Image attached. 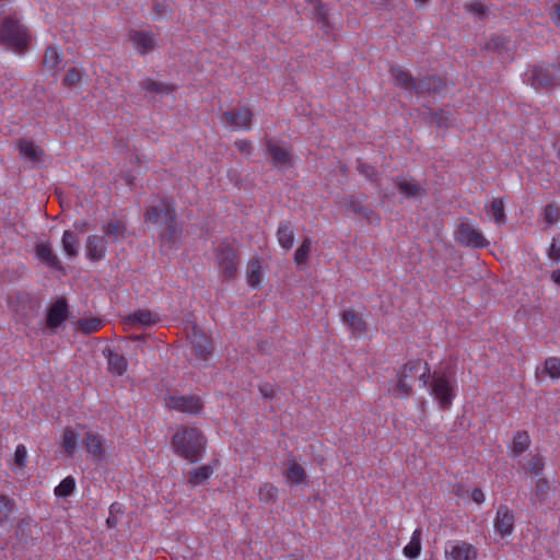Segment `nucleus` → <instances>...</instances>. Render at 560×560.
Wrapping results in <instances>:
<instances>
[{
    "instance_id": "nucleus-12",
    "label": "nucleus",
    "mask_w": 560,
    "mask_h": 560,
    "mask_svg": "<svg viewBox=\"0 0 560 560\" xmlns=\"http://www.w3.org/2000/svg\"><path fill=\"white\" fill-rule=\"evenodd\" d=\"M266 149L276 167L287 168L292 165V156L290 150L280 144L278 141L268 139L266 141Z\"/></svg>"
},
{
    "instance_id": "nucleus-42",
    "label": "nucleus",
    "mask_w": 560,
    "mask_h": 560,
    "mask_svg": "<svg viewBox=\"0 0 560 560\" xmlns=\"http://www.w3.org/2000/svg\"><path fill=\"white\" fill-rule=\"evenodd\" d=\"M125 225L121 221L112 220L107 224L104 225L103 231L114 238V241H118L125 236Z\"/></svg>"
},
{
    "instance_id": "nucleus-20",
    "label": "nucleus",
    "mask_w": 560,
    "mask_h": 560,
    "mask_svg": "<svg viewBox=\"0 0 560 560\" xmlns=\"http://www.w3.org/2000/svg\"><path fill=\"white\" fill-rule=\"evenodd\" d=\"M556 68H542L537 67L532 71V84L535 88H549L557 84V78L555 77Z\"/></svg>"
},
{
    "instance_id": "nucleus-22",
    "label": "nucleus",
    "mask_w": 560,
    "mask_h": 560,
    "mask_svg": "<svg viewBox=\"0 0 560 560\" xmlns=\"http://www.w3.org/2000/svg\"><path fill=\"white\" fill-rule=\"evenodd\" d=\"M285 481L290 486H300L305 483L307 475L302 467L293 457L288 460V467L283 472Z\"/></svg>"
},
{
    "instance_id": "nucleus-25",
    "label": "nucleus",
    "mask_w": 560,
    "mask_h": 560,
    "mask_svg": "<svg viewBox=\"0 0 560 560\" xmlns=\"http://www.w3.org/2000/svg\"><path fill=\"white\" fill-rule=\"evenodd\" d=\"M61 246L63 253L70 258L74 259L79 256V247H80V241L78 235L70 231L66 230L62 234L61 238Z\"/></svg>"
},
{
    "instance_id": "nucleus-1",
    "label": "nucleus",
    "mask_w": 560,
    "mask_h": 560,
    "mask_svg": "<svg viewBox=\"0 0 560 560\" xmlns=\"http://www.w3.org/2000/svg\"><path fill=\"white\" fill-rule=\"evenodd\" d=\"M206 438L196 427H180L172 439L174 454L191 463L197 462L206 448Z\"/></svg>"
},
{
    "instance_id": "nucleus-49",
    "label": "nucleus",
    "mask_w": 560,
    "mask_h": 560,
    "mask_svg": "<svg viewBox=\"0 0 560 560\" xmlns=\"http://www.w3.org/2000/svg\"><path fill=\"white\" fill-rule=\"evenodd\" d=\"M27 459V450L25 445L19 444L14 452V463L19 467H24Z\"/></svg>"
},
{
    "instance_id": "nucleus-18",
    "label": "nucleus",
    "mask_w": 560,
    "mask_h": 560,
    "mask_svg": "<svg viewBox=\"0 0 560 560\" xmlns=\"http://www.w3.org/2000/svg\"><path fill=\"white\" fill-rule=\"evenodd\" d=\"M514 528V514L506 505H500L497 510L494 529L502 537L510 536Z\"/></svg>"
},
{
    "instance_id": "nucleus-7",
    "label": "nucleus",
    "mask_w": 560,
    "mask_h": 560,
    "mask_svg": "<svg viewBox=\"0 0 560 560\" xmlns=\"http://www.w3.org/2000/svg\"><path fill=\"white\" fill-rule=\"evenodd\" d=\"M456 240L462 245L471 248H483L489 245L482 232L468 221L460 222L458 225Z\"/></svg>"
},
{
    "instance_id": "nucleus-58",
    "label": "nucleus",
    "mask_w": 560,
    "mask_h": 560,
    "mask_svg": "<svg viewBox=\"0 0 560 560\" xmlns=\"http://www.w3.org/2000/svg\"><path fill=\"white\" fill-rule=\"evenodd\" d=\"M551 18L557 25H560V3L555 5V10Z\"/></svg>"
},
{
    "instance_id": "nucleus-19",
    "label": "nucleus",
    "mask_w": 560,
    "mask_h": 560,
    "mask_svg": "<svg viewBox=\"0 0 560 560\" xmlns=\"http://www.w3.org/2000/svg\"><path fill=\"white\" fill-rule=\"evenodd\" d=\"M69 315L68 304L65 299L57 300L49 308L47 314V327L50 329L58 328L67 320Z\"/></svg>"
},
{
    "instance_id": "nucleus-31",
    "label": "nucleus",
    "mask_w": 560,
    "mask_h": 560,
    "mask_svg": "<svg viewBox=\"0 0 560 560\" xmlns=\"http://www.w3.org/2000/svg\"><path fill=\"white\" fill-rule=\"evenodd\" d=\"M261 261L256 258L248 262L246 271L247 284L254 289L258 288L261 281Z\"/></svg>"
},
{
    "instance_id": "nucleus-10",
    "label": "nucleus",
    "mask_w": 560,
    "mask_h": 560,
    "mask_svg": "<svg viewBox=\"0 0 560 560\" xmlns=\"http://www.w3.org/2000/svg\"><path fill=\"white\" fill-rule=\"evenodd\" d=\"M165 407L189 415H197L202 409V402L198 396L168 395L164 398Z\"/></svg>"
},
{
    "instance_id": "nucleus-45",
    "label": "nucleus",
    "mask_w": 560,
    "mask_h": 560,
    "mask_svg": "<svg viewBox=\"0 0 560 560\" xmlns=\"http://www.w3.org/2000/svg\"><path fill=\"white\" fill-rule=\"evenodd\" d=\"M84 70L82 68L72 67L68 69L62 83L67 88H73L82 80Z\"/></svg>"
},
{
    "instance_id": "nucleus-15",
    "label": "nucleus",
    "mask_w": 560,
    "mask_h": 560,
    "mask_svg": "<svg viewBox=\"0 0 560 560\" xmlns=\"http://www.w3.org/2000/svg\"><path fill=\"white\" fill-rule=\"evenodd\" d=\"M129 40L131 42L133 49L140 55L149 54L158 44L155 35L152 32L144 31L130 32Z\"/></svg>"
},
{
    "instance_id": "nucleus-46",
    "label": "nucleus",
    "mask_w": 560,
    "mask_h": 560,
    "mask_svg": "<svg viewBox=\"0 0 560 560\" xmlns=\"http://www.w3.org/2000/svg\"><path fill=\"white\" fill-rule=\"evenodd\" d=\"M74 488V478L69 476L61 480V482L55 488V494L60 498H67L73 492Z\"/></svg>"
},
{
    "instance_id": "nucleus-55",
    "label": "nucleus",
    "mask_w": 560,
    "mask_h": 560,
    "mask_svg": "<svg viewBox=\"0 0 560 560\" xmlns=\"http://www.w3.org/2000/svg\"><path fill=\"white\" fill-rule=\"evenodd\" d=\"M154 10L156 12V14L159 15H167L170 13V9L166 4H162V3H155L154 5Z\"/></svg>"
},
{
    "instance_id": "nucleus-14",
    "label": "nucleus",
    "mask_w": 560,
    "mask_h": 560,
    "mask_svg": "<svg viewBox=\"0 0 560 560\" xmlns=\"http://www.w3.org/2000/svg\"><path fill=\"white\" fill-rule=\"evenodd\" d=\"M85 448L93 460L101 463L106 456V440L97 432L89 431L85 436Z\"/></svg>"
},
{
    "instance_id": "nucleus-44",
    "label": "nucleus",
    "mask_w": 560,
    "mask_h": 560,
    "mask_svg": "<svg viewBox=\"0 0 560 560\" xmlns=\"http://www.w3.org/2000/svg\"><path fill=\"white\" fill-rule=\"evenodd\" d=\"M544 459L539 455H533L526 464L523 465V469L530 472L534 477H537L544 470Z\"/></svg>"
},
{
    "instance_id": "nucleus-53",
    "label": "nucleus",
    "mask_w": 560,
    "mask_h": 560,
    "mask_svg": "<svg viewBox=\"0 0 560 560\" xmlns=\"http://www.w3.org/2000/svg\"><path fill=\"white\" fill-rule=\"evenodd\" d=\"M259 390H260L261 395L266 398H272L276 393L273 386L270 384L261 385Z\"/></svg>"
},
{
    "instance_id": "nucleus-9",
    "label": "nucleus",
    "mask_w": 560,
    "mask_h": 560,
    "mask_svg": "<svg viewBox=\"0 0 560 560\" xmlns=\"http://www.w3.org/2000/svg\"><path fill=\"white\" fill-rule=\"evenodd\" d=\"M145 220L148 222L156 223L160 220L164 221L172 229L171 236L176 237L177 231L173 226L175 220V209L167 200H160L156 205L150 207L144 213Z\"/></svg>"
},
{
    "instance_id": "nucleus-33",
    "label": "nucleus",
    "mask_w": 560,
    "mask_h": 560,
    "mask_svg": "<svg viewBox=\"0 0 560 560\" xmlns=\"http://www.w3.org/2000/svg\"><path fill=\"white\" fill-rule=\"evenodd\" d=\"M487 213L498 225H502L506 221L504 211V203L501 199H493L489 206L486 207Z\"/></svg>"
},
{
    "instance_id": "nucleus-48",
    "label": "nucleus",
    "mask_w": 560,
    "mask_h": 560,
    "mask_svg": "<svg viewBox=\"0 0 560 560\" xmlns=\"http://www.w3.org/2000/svg\"><path fill=\"white\" fill-rule=\"evenodd\" d=\"M544 220L549 225L557 223L560 220V208L556 205L546 206Z\"/></svg>"
},
{
    "instance_id": "nucleus-39",
    "label": "nucleus",
    "mask_w": 560,
    "mask_h": 560,
    "mask_svg": "<svg viewBox=\"0 0 560 560\" xmlns=\"http://www.w3.org/2000/svg\"><path fill=\"white\" fill-rule=\"evenodd\" d=\"M312 252V240L310 237H305L302 244L298 247L294 253V261L298 266L304 265L310 257Z\"/></svg>"
},
{
    "instance_id": "nucleus-35",
    "label": "nucleus",
    "mask_w": 560,
    "mask_h": 560,
    "mask_svg": "<svg viewBox=\"0 0 560 560\" xmlns=\"http://www.w3.org/2000/svg\"><path fill=\"white\" fill-rule=\"evenodd\" d=\"M421 551V529L417 528L410 538V541L405 546L402 552L409 559H416Z\"/></svg>"
},
{
    "instance_id": "nucleus-37",
    "label": "nucleus",
    "mask_w": 560,
    "mask_h": 560,
    "mask_svg": "<svg viewBox=\"0 0 560 560\" xmlns=\"http://www.w3.org/2000/svg\"><path fill=\"white\" fill-rule=\"evenodd\" d=\"M141 86L143 90L155 94H171L174 91V86L152 79L143 80Z\"/></svg>"
},
{
    "instance_id": "nucleus-23",
    "label": "nucleus",
    "mask_w": 560,
    "mask_h": 560,
    "mask_svg": "<svg viewBox=\"0 0 560 560\" xmlns=\"http://www.w3.org/2000/svg\"><path fill=\"white\" fill-rule=\"evenodd\" d=\"M396 186L399 194L406 198H417L424 195V189L412 178L399 177Z\"/></svg>"
},
{
    "instance_id": "nucleus-54",
    "label": "nucleus",
    "mask_w": 560,
    "mask_h": 560,
    "mask_svg": "<svg viewBox=\"0 0 560 560\" xmlns=\"http://www.w3.org/2000/svg\"><path fill=\"white\" fill-rule=\"evenodd\" d=\"M471 498L478 504H480L485 501V494L481 489H474V491L471 493Z\"/></svg>"
},
{
    "instance_id": "nucleus-50",
    "label": "nucleus",
    "mask_w": 560,
    "mask_h": 560,
    "mask_svg": "<svg viewBox=\"0 0 560 560\" xmlns=\"http://www.w3.org/2000/svg\"><path fill=\"white\" fill-rule=\"evenodd\" d=\"M467 10L477 15L479 19H483L487 12L486 7L479 1H474L467 4Z\"/></svg>"
},
{
    "instance_id": "nucleus-5",
    "label": "nucleus",
    "mask_w": 560,
    "mask_h": 560,
    "mask_svg": "<svg viewBox=\"0 0 560 560\" xmlns=\"http://www.w3.org/2000/svg\"><path fill=\"white\" fill-rule=\"evenodd\" d=\"M390 74L395 79L397 85L408 92L423 93L425 91H436L435 79L429 81L417 82L412 75L400 67H392Z\"/></svg>"
},
{
    "instance_id": "nucleus-43",
    "label": "nucleus",
    "mask_w": 560,
    "mask_h": 560,
    "mask_svg": "<svg viewBox=\"0 0 560 560\" xmlns=\"http://www.w3.org/2000/svg\"><path fill=\"white\" fill-rule=\"evenodd\" d=\"M278 494V488L272 483H262L258 489V497L261 502L272 503Z\"/></svg>"
},
{
    "instance_id": "nucleus-16",
    "label": "nucleus",
    "mask_w": 560,
    "mask_h": 560,
    "mask_svg": "<svg viewBox=\"0 0 560 560\" xmlns=\"http://www.w3.org/2000/svg\"><path fill=\"white\" fill-rule=\"evenodd\" d=\"M107 252V242L103 236L89 235L85 241L86 258L93 262H98L105 258Z\"/></svg>"
},
{
    "instance_id": "nucleus-3",
    "label": "nucleus",
    "mask_w": 560,
    "mask_h": 560,
    "mask_svg": "<svg viewBox=\"0 0 560 560\" xmlns=\"http://www.w3.org/2000/svg\"><path fill=\"white\" fill-rule=\"evenodd\" d=\"M430 393L440 408L448 409L456 396L457 382L452 370L434 371L431 376Z\"/></svg>"
},
{
    "instance_id": "nucleus-6",
    "label": "nucleus",
    "mask_w": 560,
    "mask_h": 560,
    "mask_svg": "<svg viewBox=\"0 0 560 560\" xmlns=\"http://www.w3.org/2000/svg\"><path fill=\"white\" fill-rule=\"evenodd\" d=\"M215 261L221 275L230 280L237 273V255L228 243H220L215 249Z\"/></svg>"
},
{
    "instance_id": "nucleus-36",
    "label": "nucleus",
    "mask_w": 560,
    "mask_h": 560,
    "mask_svg": "<svg viewBox=\"0 0 560 560\" xmlns=\"http://www.w3.org/2000/svg\"><path fill=\"white\" fill-rule=\"evenodd\" d=\"M108 370L116 375H122L127 371V360L118 353H108Z\"/></svg>"
},
{
    "instance_id": "nucleus-21",
    "label": "nucleus",
    "mask_w": 560,
    "mask_h": 560,
    "mask_svg": "<svg viewBox=\"0 0 560 560\" xmlns=\"http://www.w3.org/2000/svg\"><path fill=\"white\" fill-rule=\"evenodd\" d=\"M36 258L52 269H61V264L58 256L54 253L50 243H39L35 246Z\"/></svg>"
},
{
    "instance_id": "nucleus-62",
    "label": "nucleus",
    "mask_w": 560,
    "mask_h": 560,
    "mask_svg": "<svg viewBox=\"0 0 560 560\" xmlns=\"http://www.w3.org/2000/svg\"><path fill=\"white\" fill-rule=\"evenodd\" d=\"M558 158L560 159V145H559V149H558Z\"/></svg>"
},
{
    "instance_id": "nucleus-40",
    "label": "nucleus",
    "mask_w": 560,
    "mask_h": 560,
    "mask_svg": "<svg viewBox=\"0 0 560 560\" xmlns=\"http://www.w3.org/2000/svg\"><path fill=\"white\" fill-rule=\"evenodd\" d=\"M61 446L65 448V452L72 456L77 450V434L70 429L66 428L62 436H61Z\"/></svg>"
},
{
    "instance_id": "nucleus-2",
    "label": "nucleus",
    "mask_w": 560,
    "mask_h": 560,
    "mask_svg": "<svg viewBox=\"0 0 560 560\" xmlns=\"http://www.w3.org/2000/svg\"><path fill=\"white\" fill-rule=\"evenodd\" d=\"M419 382L427 386L430 378V369L427 363L421 360H409L397 372V380L393 387V395L395 397L405 398L412 393V384L416 377Z\"/></svg>"
},
{
    "instance_id": "nucleus-51",
    "label": "nucleus",
    "mask_w": 560,
    "mask_h": 560,
    "mask_svg": "<svg viewBox=\"0 0 560 560\" xmlns=\"http://www.w3.org/2000/svg\"><path fill=\"white\" fill-rule=\"evenodd\" d=\"M235 148L243 155H250L253 145L252 142L246 139H240L234 142Z\"/></svg>"
},
{
    "instance_id": "nucleus-28",
    "label": "nucleus",
    "mask_w": 560,
    "mask_h": 560,
    "mask_svg": "<svg viewBox=\"0 0 560 560\" xmlns=\"http://www.w3.org/2000/svg\"><path fill=\"white\" fill-rule=\"evenodd\" d=\"M550 482L546 478H538L533 486V495L530 498L534 504L544 503L550 494Z\"/></svg>"
},
{
    "instance_id": "nucleus-41",
    "label": "nucleus",
    "mask_w": 560,
    "mask_h": 560,
    "mask_svg": "<svg viewBox=\"0 0 560 560\" xmlns=\"http://www.w3.org/2000/svg\"><path fill=\"white\" fill-rule=\"evenodd\" d=\"M62 61V55L52 47H48L45 51L43 65L48 70H55Z\"/></svg>"
},
{
    "instance_id": "nucleus-17",
    "label": "nucleus",
    "mask_w": 560,
    "mask_h": 560,
    "mask_svg": "<svg viewBox=\"0 0 560 560\" xmlns=\"http://www.w3.org/2000/svg\"><path fill=\"white\" fill-rule=\"evenodd\" d=\"M16 148L20 156L32 165L39 164L44 161V150L31 140L20 139Z\"/></svg>"
},
{
    "instance_id": "nucleus-8",
    "label": "nucleus",
    "mask_w": 560,
    "mask_h": 560,
    "mask_svg": "<svg viewBox=\"0 0 560 560\" xmlns=\"http://www.w3.org/2000/svg\"><path fill=\"white\" fill-rule=\"evenodd\" d=\"M254 114L248 106H240L222 113L221 120L233 130L249 131L253 126Z\"/></svg>"
},
{
    "instance_id": "nucleus-47",
    "label": "nucleus",
    "mask_w": 560,
    "mask_h": 560,
    "mask_svg": "<svg viewBox=\"0 0 560 560\" xmlns=\"http://www.w3.org/2000/svg\"><path fill=\"white\" fill-rule=\"evenodd\" d=\"M544 372L552 380L560 378V358L550 357L546 359Z\"/></svg>"
},
{
    "instance_id": "nucleus-29",
    "label": "nucleus",
    "mask_w": 560,
    "mask_h": 560,
    "mask_svg": "<svg viewBox=\"0 0 560 560\" xmlns=\"http://www.w3.org/2000/svg\"><path fill=\"white\" fill-rule=\"evenodd\" d=\"M159 320V316L148 310L138 311L127 317V322L142 327L151 326Z\"/></svg>"
},
{
    "instance_id": "nucleus-32",
    "label": "nucleus",
    "mask_w": 560,
    "mask_h": 560,
    "mask_svg": "<svg viewBox=\"0 0 560 560\" xmlns=\"http://www.w3.org/2000/svg\"><path fill=\"white\" fill-rule=\"evenodd\" d=\"M348 210L360 214L370 223H380V218L377 214L371 210L370 208L364 207L359 200L351 199L347 205Z\"/></svg>"
},
{
    "instance_id": "nucleus-27",
    "label": "nucleus",
    "mask_w": 560,
    "mask_h": 560,
    "mask_svg": "<svg viewBox=\"0 0 560 560\" xmlns=\"http://www.w3.org/2000/svg\"><path fill=\"white\" fill-rule=\"evenodd\" d=\"M342 323L348 325L353 332H363L366 330V323L353 310H346L341 314Z\"/></svg>"
},
{
    "instance_id": "nucleus-13",
    "label": "nucleus",
    "mask_w": 560,
    "mask_h": 560,
    "mask_svg": "<svg viewBox=\"0 0 560 560\" xmlns=\"http://www.w3.org/2000/svg\"><path fill=\"white\" fill-rule=\"evenodd\" d=\"M190 343L192 352L196 354L198 360L207 361L208 358L211 355L212 343L209 337L203 331L198 329L196 326L192 328Z\"/></svg>"
},
{
    "instance_id": "nucleus-24",
    "label": "nucleus",
    "mask_w": 560,
    "mask_h": 560,
    "mask_svg": "<svg viewBox=\"0 0 560 560\" xmlns=\"http://www.w3.org/2000/svg\"><path fill=\"white\" fill-rule=\"evenodd\" d=\"M294 230L290 222H281L277 229V241L281 248L290 250L294 244Z\"/></svg>"
},
{
    "instance_id": "nucleus-57",
    "label": "nucleus",
    "mask_w": 560,
    "mask_h": 560,
    "mask_svg": "<svg viewBox=\"0 0 560 560\" xmlns=\"http://www.w3.org/2000/svg\"><path fill=\"white\" fill-rule=\"evenodd\" d=\"M118 509H119V505L117 503H114L110 505V509H109L110 516L107 518L108 526L116 525V520L112 516V514L114 513V511H118Z\"/></svg>"
},
{
    "instance_id": "nucleus-38",
    "label": "nucleus",
    "mask_w": 560,
    "mask_h": 560,
    "mask_svg": "<svg viewBox=\"0 0 560 560\" xmlns=\"http://www.w3.org/2000/svg\"><path fill=\"white\" fill-rule=\"evenodd\" d=\"M78 329L83 334H93L103 327V320L97 317L82 318L78 320Z\"/></svg>"
},
{
    "instance_id": "nucleus-52",
    "label": "nucleus",
    "mask_w": 560,
    "mask_h": 560,
    "mask_svg": "<svg viewBox=\"0 0 560 560\" xmlns=\"http://www.w3.org/2000/svg\"><path fill=\"white\" fill-rule=\"evenodd\" d=\"M548 256L555 261H560V241L553 238L550 245Z\"/></svg>"
},
{
    "instance_id": "nucleus-56",
    "label": "nucleus",
    "mask_w": 560,
    "mask_h": 560,
    "mask_svg": "<svg viewBox=\"0 0 560 560\" xmlns=\"http://www.w3.org/2000/svg\"><path fill=\"white\" fill-rule=\"evenodd\" d=\"M359 171L368 177H372L375 173L372 166L365 164H361Z\"/></svg>"
},
{
    "instance_id": "nucleus-11",
    "label": "nucleus",
    "mask_w": 560,
    "mask_h": 560,
    "mask_svg": "<svg viewBox=\"0 0 560 560\" xmlns=\"http://www.w3.org/2000/svg\"><path fill=\"white\" fill-rule=\"evenodd\" d=\"M446 560H476L478 557L477 548L466 541H448L444 548Z\"/></svg>"
},
{
    "instance_id": "nucleus-59",
    "label": "nucleus",
    "mask_w": 560,
    "mask_h": 560,
    "mask_svg": "<svg viewBox=\"0 0 560 560\" xmlns=\"http://www.w3.org/2000/svg\"><path fill=\"white\" fill-rule=\"evenodd\" d=\"M551 280H552L556 284L560 285V269H557V270L552 271V273H551Z\"/></svg>"
},
{
    "instance_id": "nucleus-61",
    "label": "nucleus",
    "mask_w": 560,
    "mask_h": 560,
    "mask_svg": "<svg viewBox=\"0 0 560 560\" xmlns=\"http://www.w3.org/2000/svg\"><path fill=\"white\" fill-rule=\"evenodd\" d=\"M417 3H419L420 5L424 4L428 0H415Z\"/></svg>"
},
{
    "instance_id": "nucleus-60",
    "label": "nucleus",
    "mask_w": 560,
    "mask_h": 560,
    "mask_svg": "<svg viewBox=\"0 0 560 560\" xmlns=\"http://www.w3.org/2000/svg\"><path fill=\"white\" fill-rule=\"evenodd\" d=\"M11 0H0V15L5 12L7 2Z\"/></svg>"
},
{
    "instance_id": "nucleus-30",
    "label": "nucleus",
    "mask_w": 560,
    "mask_h": 560,
    "mask_svg": "<svg viewBox=\"0 0 560 560\" xmlns=\"http://www.w3.org/2000/svg\"><path fill=\"white\" fill-rule=\"evenodd\" d=\"M213 474V468L211 465H202L198 468L192 469L189 471L188 475V483L191 487L199 486L207 481L211 475Z\"/></svg>"
},
{
    "instance_id": "nucleus-34",
    "label": "nucleus",
    "mask_w": 560,
    "mask_h": 560,
    "mask_svg": "<svg viewBox=\"0 0 560 560\" xmlns=\"http://www.w3.org/2000/svg\"><path fill=\"white\" fill-rule=\"evenodd\" d=\"M14 509V500L5 494H0V526L10 523Z\"/></svg>"
},
{
    "instance_id": "nucleus-4",
    "label": "nucleus",
    "mask_w": 560,
    "mask_h": 560,
    "mask_svg": "<svg viewBox=\"0 0 560 560\" xmlns=\"http://www.w3.org/2000/svg\"><path fill=\"white\" fill-rule=\"evenodd\" d=\"M31 36L28 30L18 19L7 18L0 27V40L15 51L27 48Z\"/></svg>"
},
{
    "instance_id": "nucleus-26",
    "label": "nucleus",
    "mask_w": 560,
    "mask_h": 560,
    "mask_svg": "<svg viewBox=\"0 0 560 560\" xmlns=\"http://www.w3.org/2000/svg\"><path fill=\"white\" fill-rule=\"evenodd\" d=\"M530 445V438L526 431H517L513 436L510 448L511 457L521 456Z\"/></svg>"
}]
</instances>
